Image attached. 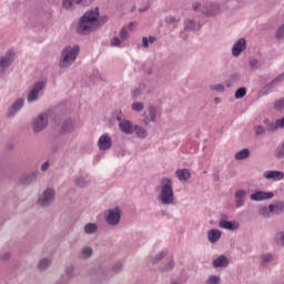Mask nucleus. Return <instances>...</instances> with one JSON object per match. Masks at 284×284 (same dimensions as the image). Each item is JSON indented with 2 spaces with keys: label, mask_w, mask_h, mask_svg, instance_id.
<instances>
[{
  "label": "nucleus",
  "mask_w": 284,
  "mask_h": 284,
  "mask_svg": "<svg viewBox=\"0 0 284 284\" xmlns=\"http://www.w3.org/2000/svg\"><path fill=\"white\" fill-rule=\"evenodd\" d=\"M47 85L48 82L45 80L34 82L27 93V103H37Z\"/></svg>",
  "instance_id": "obj_4"
},
{
  "label": "nucleus",
  "mask_w": 284,
  "mask_h": 284,
  "mask_svg": "<svg viewBox=\"0 0 284 284\" xmlns=\"http://www.w3.org/2000/svg\"><path fill=\"white\" fill-rule=\"evenodd\" d=\"M245 50H247V40H245V38H240L233 43L231 49L232 57L239 59L241 53L245 52Z\"/></svg>",
  "instance_id": "obj_8"
},
{
  "label": "nucleus",
  "mask_w": 284,
  "mask_h": 284,
  "mask_svg": "<svg viewBox=\"0 0 284 284\" xmlns=\"http://www.w3.org/2000/svg\"><path fill=\"white\" fill-rule=\"evenodd\" d=\"M254 130H255V134L261 135V134H263V133L265 132V126H263V125H256V126L254 128Z\"/></svg>",
  "instance_id": "obj_51"
},
{
  "label": "nucleus",
  "mask_w": 284,
  "mask_h": 284,
  "mask_svg": "<svg viewBox=\"0 0 284 284\" xmlns=\"http://www.w3.org/2000/svg\"><path fill=\"white\" fill-rule=\"evenodd\" d=\"M213 267H227L230 265V260L225 255H220L212 262Z\"/></svg>",
  "instance_id": "obj_21"
},
{
  "label": "nucleus",
  "mask_w": 284,
  "mask_h": 284,
  "mask_svg": "<svg viewBox=\"0 0 284 284\" xmlns=\"http://www.w3.org/2000/svg\"><path fill=\"white\" fill-rule=\"evenodd\" d=\"M274 241L277 245H282V247H284V232L276 233Z\"/></svg>",
  "instance_id": "obj_40"
},
{
  "label": "nucleus",
  "mask_w": 284,
  "mask_h": 284,
  "mask_svg": "<svg viewBox=\"0 0 284 284\" xmlns=\"http://www.w3.org/2000/svg\"><path fill=\"white\" fill-rule=\"evenodd\" d=\"M13 61H14V53L13 51H9L8 53H6V55H2L0 58V68L2 69L10 68Z\"/></svg>",
  "instance_id": "obj_18"
},
{
  "label": "nucleus",
  "mask_w": 284,
  "mask_h": 284,
  "mask_svg": "<svg viewBox=\"0 0 284 284\" xmlns=\"http://www.w3.org/2000/svg\"><path fill=\"white\" fill-rule=\"evenodd\" d=\"M251 201H270V199H274L273 192H265V191H255L250 195Z\"/></svg>",
  "instance_id": "obj_12"
},
{
  "label": "nucleus",
  "mask_w": 284,
  "mask_h": 284,
  "mask_svg": "<svg viewBox=\"0 0 284 284\" xmlns=\"http://www.w3.org/2000/svg\"><path fill=\"white\" fill-rule=\"evenodd\" d=\"M219 226L222 230H229L231 232H234L235 230H239V227H241V224L236 221L222 220L219 222Z\"/></svg>",
  "instance_id": "obj_16"
},
{
  "label": "nucleus",
  "mask_w": 284,
  "mask_h": 284,
  "mask_svg": "<svg viewBox=\"0 0 284 284\" xmlns=\"http://www.w3.org/2000/svg\"><path fill=\"white\" fill-rule=\"evenodd\" d=\"M145 10H148V7L146 8H140V12H145Z\"/></svg>",
  "instance_id": "obj_64"
},
{
  "label": "nucleus",
  "mask_w": 284,
  "mask_h": 284,
  "mask_svg": "<svg viewBox=\"0 0 284 284\" xmlns=\"http://www.w3.org/2000/svg\"><path fill=\"white\" fill-rule=\"evenodd\" d=\"M275 108H284V99H282L277 103H275Z\"/></svg>",
  "instance_id": "obj_59"
},
{
  "label": "nucleus",
  "mask_w": 284,
  "mask_h": 284,
  "mask_svg": "<svg viewBox=\"0 0 284 284\" xmlns=\"http://www.w3.org/2000/svg\"><path fill=\"white\" fill-rule=\"evenodd\" d=\"M98 148L101 152H105V150H110L112 148V136L108 133L100 135L98 139Z\"/></svg>",
  "instance_id": "obj_11"
},
{
  "label": "nucleus",
  "mask_w": 284,
  "mask_h": 284,
  "mask_svg": "<svg viewBox=\"0 0 284 284\" xmlns=\"http://www.w3.org/2000/svg\"><path fill=\"white\" fill-rule=\"evenodd\" d=\"M192 10H194V12H201L202 13V10H203V6L201 4V2L199 1H195L192 3Z\"/></svg>",
  "instance_id": "obj_46"
},
{
  "label": "nucleus",
  "mask_w": 284,
  "mask_h": 284,
  "mask_svg": "<svg viewBox=\"0 0 284 284\" xmlns=\"http://www.w3.org/2000/svg\"><path fill=\"white\" fill-rule=\"evenodd\" d=\"M143 90H145V84H141L140 87L135 88L132 91V97H134V98L141 97V94H143Z\"/></svg>",
  "instance_id": "obj_42"
},
{
  "label": "nucleus",
  "mask_w": 284,
  "mask_h": 284,
  "mask_svg": "<svg viewBox=\"0 0 284 284\" xmlns=\"http://www.w3.org/2000/svg\"><path fill=\"white\" fill-rule=\"evenodd\" d=\"M125 28L128 32H133L134 28H136V22H130Z\"/></svg>",
  "instance_id": "obj_53"
},
{
  "label": "nucleus",
  "mask_w": 284,
  "mask_h": 284,
  "mask_svg": "<svg viewBox=\"0 0 284 284\" xmlns=\"http://www.w3.org/2000/svg\"><path fill=\"white\" fill-rule=\"evenodd\" d=\"M142 45L143 48H150V42L148 40V37L142 38Z\"/></svg>",
  "instance_id": "obj_57"
},
{
  "label": "nucleus",
  "mask_w": 284,
  "mask_h": 284,
  "mask_svg": "<svg viewBox=\"0 0 284 284\" xmlns=\"http://www.w3.org/2000/svg\"><path fill=\"white\" fill-rule=\"evenodd\" d=\"M79 52H81L79 44L67 45L60 55V68L62 70L70 68L77 61Z\"/></svg>",
  "instance_id": "obj_3"
},
{
  "label": "nucleus",
  "mask_w": 284,
  "mask_h": 284,
  "mask_svg": "<svg viewBox=\"0 0 284 284\" xmlns=\"http://www.w3.org/2000/svg\"><path fill=\"white\" fill-rule=\"evenodd\" d=\"M50 116V112L40 113L36 119L32 121L33 132L39 133L42 130L48 128V119Z\"/></svg>",
  "instance_id": "obj_6"
},
{
  "label": "nucleus",
  "mask_w": 284,
  "mask_h": 284,
  "mask_svg": "<svg viewBox=\"0 0 284 284\" xmlns=\"http://www.w3.org/2000/svg\"><path fill=\"white\" fill-rule=\"evenodd\" d=\"M50 263H52V260L44 257L39 261L38 268L40 270V272H44V270H48L50 267Z\"/></svg>",
  "instance_id": "obj_29"
},
{
  "label": "nucleus",
  "mask_w": 284,
  "mask_h": 284,
  "mask_svg": "<svg viewBox=\"0 0 284 284\" xmlns=\"http://www.w3.org/2000/svg\"><path fill=\"white\" fill-rule=\"evenodd\" d=\"M119 129L123 132V134H134V124L130 120L120 122Z\"/></svg>",
  "instance_id": "obj_19"
},
{
  "label": "nucleus",
  "mask_w": 284,
  "mask_h": 284,
  "mask_svg": "<svg viewBox=\"0 0 284 284\" xmlns=\"http://www.w3.org/2000/svg\"><path fill=\"white\" fill-rule=\"evenodd\" d=\"M175 176L180 183H187L192 179V173L187 169H179L175 171Z\"/></svg>",
  "instance_id": "obj_17"
},
{
  "label": "nucleus",
  "mask_w": 284,
  "mask_h": 284,
  "mask_svg": "<svg viewBox=\"0 0 284 284\" xmlns=\"http://www.w3.org/2000/svg\"><path fill=\"white\" fill-rule=\"evenodd\" d=\"M162 272H172L174 270V258H170L169 262L161 267Z\"/></svg>",
  "instance_id": "obj_37"
},
{
  "label": "nucleus",
  "mask_w": 284,
  "mask_h": 284,
  "mask_svg": "<svg viewBox=\"0 0 284 284\" xmlns=\"http://www.w3.org/2000/svg\"><path fill=\"white\" fill-rule=\"evenodd\" d=\"M250 68H252V70H258V68H261V65L258 64V60L253 59L248 62Z\"/></svg>",
  "instance_id": "obj_48"
},
{
  "label": "nucleus",
  "mask_w": 284,
  "mask_h": 284,
  "mask_svg": "<svg viewBox=\"0 0 284 284\" xmlns=\"http://www.w3.org/2000/svg\"><path fill=\"white\" fill-rule=\"evenodd\" d=\"M213 90H215L216 92H225V87L223 84H216L215 87H213Z\"/></svg>",
  "instance_id": "obj_54"
},
{
  "label": "nucleus",
  "mask_w": 284,
  "mask_h": 284,
  "mask_svg": "<svg viewBox=\"0 0 284 284\" xmlns=\"http://www.w3.org/2000/svg\"><path fill=\"white\" fill-rule=\"evenodd\" d=\"M26 105V99L18 98L16 99L8 109V116H17L21 109Z\"/></svg>",
  "instance_id": "obj_10"
},
{
  "label": "nucleus",
  "mask_w": 284,
  "mask_h": 284,
  "mask_svg": "<svg viewBox=\"0 0 284 284\" xmlns=\"http://www.w3.org/2000/svg\"><path fill=\"white\" fill-rule=\"evenodd\" d=\"M180 37H181V39H187V36H185L184 32H181V33H180Z\"/></svg>",
  "instance_id": "obj_62"
},
{
  "label": "nucleus",
  "mask_w": 284,
  "mask_h": 284,
  "mask_svg": "<svg viewBox=\"0 0 284 284\" xmlns=\"http://www.w3.org/2000/svg\"><path fill=\"white\" fill-rule=\"evenodd\" d=\"M181 18L176 16H169L165 18V23H168V26H173L174 28L179 24Z\"/></svg>",
  "instance_id": "obj_34"
},
{
  "label": "nucleus",
  "mask_w": 284,
  "mask_h": 284,
  "mask_svg": "<svg viewBox=\"0 0 284 284\" xmlns=\"http://www.w3.org/2000/svg\"><path fill=\"white\" fill-rule=\"evenodd\" d=\"M263 179L266 181H283L284 179V173L282 171H276V170H267L263 173Z\"/></svg>",
  "instance_id": "obj_14"
},
{
  "label": "nucleus",
  "mask_w": 284,
  "mask_h": 284,
  "mask_svg": "<svg viewBox=\"0 0 284 284\" xmlns=\"http://www.w3.org/2000/svg\"><path fill=\"white\" fill-rule=\"evenodd\" d=\"M121 214H122V211L119 207L109 209L104 213V219L108 225H110L111 227H116V225L121 223Z\"/></svg>",
  "instance_id": "obj_5"
},
{
  "label": "nucleus",
  "mask_w": 284,
  "mask_h": 284,
  "mask_svg": "<svg viewBox=\"0 0 284 284\" xmlns=\"http://www.w3.org/2000/svg\"><path fill=\"white\" fill-rule=\"evenodd\" d=\"M145 105L143 104V102H133L131 105V110H133V112H143Z\"/></svg>",
  "instance_id": "obj_36"
},
{
  "label": "nucleus",
  "mask_w": 284,
  "mask_h": 284,
  "mask_svg": "<svg viewBox=\"0 0 284 284\" xmlns=\"http://www.w3.org/2000/svg\"><path fill=\"white\" fill-rule=\"evenodd\" d=\"M120 39L122 41H128V39H130V31H128V28L123 27L121 30H120Z\"/></svg>",
  "instance_id": "obj_41"
},
{
  "label": "nucleus",
  "mask_w": 284,
  "mask_h": 284,
  "mask_svg": "<svg viewBox=\"0 0 284 284\" xmlns=\"http://www.w3.org/2000/svg\"><path fill=\"white\" fill-rule=\"evenodd\" d=\"M221 236H223V232L219 229H211L206 233V239L211 245H216L221 241Z\"/></svg>",
  "instance_id": "obj_15"
},
{
  "label": "nucleus",
  "mask_w": 284,
  "mask_h": 284,
  "mask_svg": "<svg viewBox=\"0 0 284 284\" xmlns=\"http://www.w3.org/2000/svg\"><path fill=\"white\" fill-rule=\"evenodd\" d=\"M283 37H284V24H282V26L277 29V31H276V38H277V39H283Z\"/></svg>",
  "instance_id": "obj_50"
},
{
  "label": "nucleus",
  "mask_w": 284,
  "mask_h": 284,
  "mask_svg": "<svg viewBox=\"0 0 284 284\" xmlns=\"http://www.w3.org/2000/svg\"><path fill=\"white\" fill-rule=\"evenodd\" d=\"M169 254V251L165 248V250H162L160 251L159 253H156L153 257V263H160V261H163L166 255Z\"/></svg>",
  "instance_id": "obj_33"
},
{
  "label": "nucleus",
  "mask_w": 284,
  "mask_h": 284,
  "mask_svg": "<svg viewBox=\"0 0 284 284\" xmlns=\"http://www.w3.org/2000/svg\"><path fill=\"white\" fill-rule=\"evenodd\" d=\"M133 132H135L139 139H145V136H148V131L140 125H134Z\"/></svg>",
  "instance_id": "obj_32"
},
{
  "label": "nucleus",
  "mask_w": 284,
  "mask_h": 284,
  "mask_svg": "<svg viewBox=\"0 0 284 284\" xmlns=\"http://www.w3.org/2000/svg\"><path fill=\"white\" fill-rule=\"evenodd\" d=\"M84 233L92 235L99 232V224L98 223H87L83 227Z\"/></svg>",
  "instance_id": "obj_24"
},
{
  "label": "nucleus",
  "mask_w": 284,
  "mask_h": 284,
  "mask_svg": "<svg viewBox=\"0 0 284 284\" xmlns=\"http://www.w3.org/2000/svg\"><path fill=\"white\" fill-rule=\"evenodd\" d=\"M50 169V162L47 161L41 165V171L42 172H48V170Z\"/></svg>",
  "instance_id": "obj_55"
},
{
  "label": "nucleus",
  "mask_w": 284,
  "mask_h": 284,
  "mask_svg": "<svg viewBox=\"0 0 284 284\" xmlns=\"http://www.w3.org/2000/svg\"><path fill=\"white\" fill-rule=\"evenodd\" d=\"M121 267H123V264H122V263H118V264L114 266V270H121Z\"/></svg>",
  "instance_id": "obj_61"
},
{
  "label": "nucleus",
  "mask_w": 284,
  "mask_h": 284,
  "mask_svg": "<svg viewBox=\"0 0 284 284\" xmlns=\"http://www.w3.org/2000/svg\"><path fill=\"white\" fill-rule=\"evenodd\" d=\"M283 129H284V116L275 120V122H270L267 124L268 132H276V130H283Z\"/></svg>",
  "instance_id": "obj_22"
},
{
  "label": "nucleus",
  "mask_w": 284,
  "mask_h": 284,
  "mask_svg": "<svg viewBox=\"0 0 284 284\" xmlns=\"http://www.w3.org/2000/svg\"><path fill=\"white\" fill-rule=\"evenodd\" d=\"M284 81V72L277 75L274 80H272L268 84H266L262 92H270L273 88H276V85H281Z\"/></svg>",
  "instance_id": "obj_20"
},
{
  "label": "nucleus",
  "mask_w": 284,
  "mask_h": 284,
  "mask_svg": "<svg viewBox=\"0 0 284 284\" xmlns=\"http://www.w3.org/2000/svg\"><path fill=\"white\" fill-rule=\"evenodd\" d=\"M72 130H74V121L65 120L62 123V133L68 134L69 132H72Z\"/></svg>",
  "instance_id": "obj_27"
},
{
  "label": "nucleus",
  "mask_w": 284,
  "mask_h": 284,
  "mask_svg": "<svg viewBox=\"0 0 284 284\" xmlns=\"http://www.w3.org/2000/svg\"><path fill=\"white\" fill-rule=\"evenodd\" d=\"M148 40H149V43H154V41H156V38L151 36L148 38Z\"/></svg>",
  "instance_id": "obj_60"
},
{
  "label": "nucleus",
  "mask_w": 284,
  "mask_h": 284,
  "mask_svg": "<svg viewBox=\"0 0 284 284\" xmlns=\"http://www.w3.org/2000/svg\"><path fill=\"white\" fill-rule=\"evenodd\" d=\"M247 196V191L240 189L235 192V199H245Z\"/></svg>",
  "instance_id": "obj_47"
},
{
  "label": "nucleus",
  "mask_w": 284,
  "mask_h": 284,
  "mask_svg": "<svg viewBox=\"0 0 284 284\" xmlns=\"http://www.w3.org/2000/svg\"><path fill=\"white\" fill-rule=\"evenodd\" d=\"M83 3V0H63L62 1V8L64 10H74V8H77V6Z\"/></svg>",
  "instance_id": "obj_23"
},
{
  "label": "nucleus",
  "mask_w": 284,
  "mask_h": 284,
  "mask_svg": "<svg viewBox=\"0 0 284 284\" xmlns=\"http://www.w3.org/2000/svg\"><path fill=\"white\" fill-rule=\"evenodd\" d=\"M114 116L119 123H122V121H125V114H123V111L118 110L114 112Z\"/></svg>",
  "instance_id": "obj_45"
},
{
  "label": "nucleus",
  "mask_w": 284,
  "mask_h": 284,
  "mask_svg": "<svg viewBox=\"0 0 284 284\" xmlns=\"http://www.w3.org/2000/svg\"><path fill=\"white\" fill-rule=\"evenodd\" d=\"M271 210L273 214L278 215L284 212V202H277L275 204H271Z\"/></svg>",
  "instance_id": "obj_28"
},
{
  "label": "nucleus",
  "mask_w": 284,
  "mask_h": 284,
  "mask_svg": "<svg viewBox=\"0 0 284 284\" xmlns=\"http://www.w3.org/2000/svg\"><path fill=\"white\" fill-rule=\"evenodd\" d=\"M90 256H92V247H90V246L83 247L82 251H81V257L82 258H90Z\"/></svg>",
  "instance_id": "obj_39"
},
{
  "label": "nucleus",
  "mask_w": 284,
  "mask_h": 284,
  "mask_svg": "<svg viewBox=\"0 0 284 284\" xmlns=\"http://www.w3.org/2000/svg\"><path fill=\"white\" fill-rule=\"evenodd\" d=\"M247 94V89L245 88H240L235 91V99H243Z\"/></svg>",
  "instance_id": "obj_44"
},
{
  "label": "nucleus",
  "mask_w": 284,
  "mask_h": 284,
  "mask_svg": "<svg viewBox=\"0 0 284 284\" xmlns=\"http://www.w3.org/2000/svg\"><path fill=\"white\" fill-rule=\"evenodd\" d=\"M258 214L260 216H263L264 219H270L272 217V214H274L272 212V206L271 204L268 206H262L258 209Z\"/></svg>",
  "instance_id": "obj_26"
},
{
  "label": "nucleus",
  "mask_w": 284,
  "mask_h": 284,
  "mask_svg": "<svg viewBox=\"0 0 284 284\" xmlns=\"http://www.w3.org/2000/svg\"><path fill=\"white\" fill-rule=\"evenodd\" d=\"M221 283V276L219 275H211L205 284H219Z\"/></svg>",
  "instance_id": "obj_43"
},
{
  "label": "nucleus",
  "mask_w": 284,
  "mask_h": 284,
  "mask_svg": "<svg viewBox=\"0 0 284 284\" xmlns=\"http://www.w3.org/2000/svg\"><path fill=\"white\" fill-rule=\"evenodd\" d=\"M156 121V109L154 106H150L148 110V115L144 118V122L152 123Z\"/></svg>",
  "instance_id": "obj_25"
},
{
  "label": "nucleus",
  "mask_w": 284,
  "mask_h": 284,
  "mask_svg": "<svg viewBox=\"0 0 284 284\" xmlns=\"http://www.w3.org/2000/svg\"><path fill=\"white\" fill-rule=\"evenodd\" d=\"M75 185H78L79 187H84L85 185V180L83 178H79L75 180Z\"/></svg>",
  "instance_id": "obj_52"
},
{
  "label": "nucleus",
  "mask_w": 284,
  "mask_h": 284,
  "mask_svg": "<svg viewBox=\"0 0 284 284\" xmlns=\"http://www.w3.org/2000/svg\"><path fill=\"white\" fill-rule=\"evenodd\" d=\"M110 44L113 47V48H125V45L123 44V40L119 37H113L111 40H110Z\"/></svg>",
  "instance_id": "obj_35"
},
{
  "label": "nucleus",
  "mask_w": 284,
  "mask_h": 284,
  "mask_svg": "<svg viewBox=\"0 0 284 284\" xmlns=\"http://www.w3.org/2000/svg\"><path fill=\"white\" fill-rule=\"evenodd\" d=\"M234 158L236 161H244V159H248L250 158V149H243V150L239 151L237 153H235Z\"/></svg>",
  "instance_id": "obj_30"
},
{
  "label": "nucleus",
  "mask_w": 284,
  "mask_h": 284,
  "mask_svg": "<svg viewBox=\"0 0 284 284\" xmlns=\"http://www.w3.org/2000/svg\"><path fill=\"white\" fill-rule=\"evenodd\" d=\"M155 194L161 205H174L176 196L174 195V181L171 178L163 176L159 185L155 186Z\"/></svg>",
  "instance_id": "obj_2"
},
{
  "label": "nucleus",
  "mask_w": 284,
  "mask_h": 284,
  "mask_svg": "<svg viewBox=\"0 0 284 284\" xmlns=\"http://www.w3.org/2000/svg\"><path fill=\"white\" fill-rule=\"evenodd\" d=\"M0 261L2 262H6V261H10V253H3L1 256H0Z\"/></svg>",
  "instance_id": "obj_56"
},
{
  "label": "nucleus",
  "mask_w": 284,
  "mask_h": 284,
  "mask_svg": "<svg viewBox=\"0 0 284 284\" xmlns=\"http://www.w3.org/2000/svg\"><path fill=\"white\" fill-rule=\"evenodd\" d=\"M274 261V255L272 253H265L262 255V264L267 265L268 263H272Z\"/></svg>",
  "instance_id": "obj_38"
},
{
  "label": "nucleus",
  "mask_w": 284,
  "mask_h": 284,
  "mask_svg": "<svg viewBox=\"0 0 284 284\" xmlns=\"http://www.w3.org/2000/svg\"><path fill=\"white\" fill-rule=\"evenodd\" d=\"M101 28V20L99 19V8L95 7L87 12L79 19L77 24L78 34H90Z\"/></svg>",
  "instance_id": "obj_1"
},
{
  "label": "nucleus",
  "mask_w": 284,
  "mask_h": 284,
  "mask_svg": "<svg viewBox=\"0 0 284 284\" xmlns=\"http://www.w3.org/2000/svg\"><path fill=\"white\" fill-rule=\"evenodd\" d=\"M235 206L239 207H244L245 206V199L241 197H235Z\"/></svg>",
  "instance_id": "obj_49"
},
{
  "label": "nucleus",
  "mask_w": 284,
  "mask_h": 284,
  "mask_svg": "<svg viewBox=\"0 0 284 284\" xmlns=\"http://www.w3.org/2000/svg\"><path fill=\"white\" fill-rule=\"evenodd\" d=\"M202 14H204V17H219V14H221V3L206 2L203 4Z\"/></svg>",
  "instance_id": "obj_7"
},
{
  "label": "nucleus",
  "mask_w": 284,
  "mask_h": 284,
  "mask_svg": "<svg viewBox=\"0 0 284 284\" xmlns=\"http://www.w3.org/2000/svg\"><path fill=\"white\" fill-rule=\"evenodd\" d=\"M55 192L53 189H47L43 191V193L38 199L39 205H43L44 207H48V205H51V203L54 202Z\"/></svg>",
  "instance_id": "obj_9"
},
{
  "label": "nucleus",
  "mask_w": 284,
  "mask_h": 284,
  "mask_svg": "<svg viewBox=\"0 0 284 284\" xmlns=\"http://www.w3.org/2000/svg\"><path fill=\"white\" fill-rule=\"evenodd\" d=\"M214 103H216V104L221 103V98H215Z\"/></svg>",
  "instance_id": "obj_63"
},
{
  "label": "nucleus",
  "mask_w": 284,
  "mask_h": 284,
  "mask_svg": "<svg viewBox=\"0 0 284 284\" xmlns=\"http://www.w3.org/2000/svg\"><path fill=\"white\" fill-rule=\"evenodd\" d=\"M203 28V24H201V21H197L194 18H186L184 20V30H189L191 32H199Z\"/></svg>",
  "instance_id": "obj_13"
},
{
  "label": "nucleus",
  "mask_w": 284,
  "mask_h": 284,
  "mask_svg": "<svg viewBox=\"0 0 284 284\" xmlns=\"http://www.w3.org/2000/svg\"><path fill=\"white\" fill-rule=\"evenodd\" d=\"M67 274H68L69 276H72V274H74V267H73V266L68 267V268H67Z\"/></svg>",
  "instance_id": "obj_58"
},
{
  "label": "nucleus",
  "mask_w": 284,
  "mask_h": 284,
  "mask_svg": "<svg viewBox=\"0 0 284 284\" xmlns=\"http://www.w3.org/2000/svg\"><path fill=\"white\" fill-rule=\"evenodd\" d=\"M237 81H241V74L234 73L231 74L230 79L225 81L226 88H232L234 83H237Z\"/></svg>",
  "instance_id": "obj_31"
}]
</instances>
